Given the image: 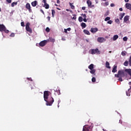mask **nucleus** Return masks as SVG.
I'll return each mask as SVG.
<instances>
[{
    "label": "nucleus",
    "instance_id": "1",
    "mask_svg": "<svg viewBox=\"0 0 131 131\" xmlns=\"http://www.w3.org/2000/svg\"><path fill=\"white\" fill-rule=\"evenodd\" d=\"M44 100L46 102L47 106H52L54 103V98L52 97H49V91H45L43 93Z\"/></svg>",
    "mask_w": 131,
    "mask_h": 131
},
{
    "label": "nucleus",
    "instance_id": "2",
    "mask_svg": "<svg viewBox=\"0 0 131 131\" xmlns=\"http://www.w3.org/2000/svg\"><path fill=\"white\" fill-rule=\"evenodd\" d=\"M127 76V73H126L125 70H120L118 71V73L115 74V77H125Z\"/></svg>",
    "mask_w": 131,
    "mask_h": 131
},
{
    "label": "nucleus",
    "instance_id": "3",
    "mask_svg": "<svg viewBox=\"0 0 131 131\" xmlns=\"http://www.w3.org/2000/svg\"><path fill=\"white\" fill-rule=\"evenodd\" d=\"M89 53V54H91V55H96V54L100 55V54H101V52L100 51V50H99V49L98 48L90 50Z\"/></svg>",
    "mask_w": 131,
    "mask_h": 131
},
{
    "label": "nucleus",
    "instance_id": "4",
    "mask_svg": "<svg viewBox=\"0 0 131 131\" xmlns=\"http://www.w3.org/2000/svg\"><path fill=\"white\" fill-rule=\"evenodd\" d=\"M0 31L1 32H3V31H4L5 33H9V31L7 29V28H6V26L4 25H0Z\"/></svg>",
    "mask_w": 131,
    "mask_h": 131
},
{
    "label": "nucleus",
    "instance_id": "5",
    "mask_svg": "<svg viewBox=\"0 0 131 131\" xmlns=\"http://www.w3.org/2000/svg\"><path fill=\"white\" fill-rule=\"evenodd\" d=\"M29 25H30V23H27L26 25V29L27 31L28 32H30V33H32V29L30 28V27H29Z\"/></svg>",
    "mask_w": 131,
    "mask_h": 131
},
{
    "label": "nucleus",
    "instance_id": "6",
    "mask_svg": "<svg viewBox=\"0 0 131 131\" xmlns=\"http://www.w3.org/2000/svg\"><path fill=\"white\" fill-rule=\"evenodd\" d=\"M26 8L28 10L29 13H31L32 10H31V7L30 6V4L29 3H27L26 5Z\"/></svg>",
    "mask_w": 131,
    "mask_h": 131
},
{
    "label": "nucleus",
    "instance_id": "7",
    "mask_svg": "<svg viewBox=\"0 0 131 131\" xmlns=\"http://www.w3.org/2000/svg\"><path fill=\"white\" fill-rule=\"evenodd\" d=\"M47 42H48V41L46 40H44L42 41H41L39 45L40 46V47H45V46H46V45H47Z\"/></svg>",
    "mask_w": 131,
    "mask_h": 131
},
{
    "label": "nucleus",
    "instance_id": "8",
    "mask_svg": "<svg viewBox=\"0 0 131 131\" xmlns=\"http://www.w3.org/2000/svg\"><path fill=\"white\" fill-rule=\"evenodd\" d=\"M97 41L98 42H104V41H106V39H105L104 37H98L97 38Z\"/></svg>",
    "mask_w": 131,
    "mask_h": 131
},
{
    "label": "nucleus",
    "instance_id": "9",
    "mask_svg": "<svg viewBox=\"0 0 131 131\" xmlns=\"http://www.w3.org/2000/svg\"><path fill=\"white\" fill-rule=\"evenodd\" d=\"M91 130V126L88 125H84L83 127V131H89Z\"/></svg>",
    "mask_w": 131,
    "mask_h": 131
},
{
    "label": "nucleus",
    "instance_id": "10",
    "mask_svg": "<svg viewBox=\"0 0 131 131\" xmlns=\"http://www.w3.org/2000/svg\"><path fill=\"white\" fill-rule=\"evenodd\" d=\"M42 3H43L45 9H49L50 8V5L47 3V0H43Z\"/></svg>",
    "mask_w": 131,
    "mask_h": 131
},
{
    "label": "nucleus",
    "instance_id": "11",
    "mask_svg": "<svg viewBox=\"0 0 131 131\" xmlns=\"http://www.w3.org/2000/svg\"><path fill=\"white\" fill-rule=\"evenodd\" d=\"M125 70L126 73H128L130 75V78L129 79H131V69H126Z\"/></svg>",
    "mask_w": 131,
    "mask_h": 131
},
{
    "label": "nucleus",
    "instance_id": "12",
    "mask_svg": "<svg viewBox=\"0 0 131 131\" xmlns=\"http://www.w3.org/2000/svg\"><path fill=\"white\" fill-rule=\"evenodd\" d=\"M91 32L92 33H95L98 31V28H92L90 30Z\"/></svg>",
    "mask_w": 131,
    "mask_h": 131
},
{
    "label": "nucleus",
    "instance_id": "13",
    "mask_svg": "<svg viewBox=\"0 0 131 131\" xmlns=\"http://www.w3.org/2000/svg\"><path fill=\"white\" fill-rule=\"evenodd\" d=\"M112 72H113V73H115V72H117V66L114 65L113 66Z\"/></svg>",
    "mask_w": 131,
    "mask_h": 131
},
{
    "label": "nucleus",
    "instance_id": "14",
    "mask_svg": "<svg viewBox=\"0 0 131 131\" xmlns=\"http://www.w3.org/2000/svg\"><path fill=\"white\" fill-rule=\"evenodd\" d=\"M125 6H126V9H127L128 10H131V4H130L126 3Z\"/></svg>",
    "mask_w": 131,
    "mask_h": 131
},
{
    "label": "nucleus",
    "instance_id": "15",
    "mask_svg": "<svg viewBox=\"0 0 131 131\" xmlns=\"http://www.w3.org/2000/svg\"><path fill=\"white\" fill-rule=\"evenodd\" d=\"M129 20V16L126 15L124 17V22H127Z\"/></svg>",
    "mask_w": 131,
    "mask_h": 131
},
{
    "label": "nucleus",
    "instance_id": "16",
    "mask_svg": "<svg viewBox=\"0 0 131 131\" xmlns=\"http://www.w3.org/2000/svg\"><path fill=\"white\" fill-rule=\"evenodd\" d=\"M110 66V63H109V62L106 61V62H105V67L106 68H107L108 69H110L111 68V67Z\"/></svg>",
    "mask_w": 131,
    "mask_h": 131
},
{
    "label": "nucleus",
    "instance_id": "17",
    "mask_svg": "<svg viewBox=\"0 0 131 131\" xmlns=\"http://www.w3.org/2000/svg\"><path fill=\"white\" fill-rule=\"evenodd\" d=\"M31 5L32 7H36V5H37V1H35L31 3Z\"/></svg>",
    "mask_w": 131,
    "mask_h": 131
},
{
    "label": "nucleus",
    "instance_id": "18",
    "mask_svg": "<svg viewBox=\"0 0 131 131\" xmlns=\"http://www.w3.org/2000/svg\"><path fill=\"white\" fill-rule=\"evenodd\" d=\"M95 73H96V70L95 69L91 70L90 73H91V74H93L94 76L96 75Z\"/></svg>",
    "mask_w": 131,
    "mask_h": 131
},
{
    "label": "nucleus",
    "instance_id": "19",
    "mask_svg": "<svg viewBox=\"0 0 131 131\" xmlns=\"http://www.w3.org/2000/svg\"><path fill=\"white\" fill-rule=\"evenodd\" d=\"M83 32L85 34H87V35H91V33L88 30H84Z\"/></svg>",
    "mask_w": 131,
    "mask_h": 131
},
{
    "label": "nucleus",
    "instance_id": "20",
    "mask_svg": "<svg viewBox=\"0 0 131 131\" xmlns=\"http://www.w3.org/2000/svg\"><path fill=\"white\" fill-rule=\"evenodd\" d=\"M124 15H125V13H120V14H119V16H120V20H122V18H123V17H124Z\"/></svg>",
    "mask_w": 131,
    "mask_h": 131
},
{
    "label": "nucleus",
    "instance_id": "21",
    "mask_svg": "<svg viewBox=\"0 0 131 131\" xmlns=\"http://www.w3.org/2000/svg\"><path fill=\"white\" fill-rule=\"evenodd\" d=\"M118 38V35H115L113 37V39L114 41H115V40H116Z\"/></svg>",
    "mask_w": 131,
    "mask_h": 131
},
{
    "label": "nucleus",
    "instance_id": "22",
    "mask_svg": "<svg viewBox=\"0 0 131 131\" xmlns=\"http://www.w3.org/2000/svg\"><path fill=\"white\" fill-rule=\"evenodd\" d=\"M81 26L82 28V29H83V28H85L86 27V24L84 23H82L81 24Z\"/></svg>",
    "mask_w": 131,
    "mask_h": 131
},
{
    "label": "nucleus",
    "instance_id": "23",
    "mask_svg": "<svg viewBox=\"0 0 131 131\" xmlns=\"http://www.w3.org/2000/svg\"><path fill=\"white\" fill-rule=\"evenodd\" d=\"M87 5H88L89 8H90V6L92 5V1H91L90 0H88L87 1Z\"/></svg>",
    "mask_w": 131,
    "mask_h": 131
},
{
    "label": "nucleus",
    "instance_id": "24",
    "mask_svg": "<svg viewBox=\"0 0 131 131\" xmlns=\"http://www.w3.org/2000/svg\"><path fill=\"white\" fill-rule=\"evenodd\" d=\"M88 68H89V69L90 70H92L93 69H94V64L92 63L91 64Z\"/></svg>",
    "mask_w": 131,
    "mask_h": 131
},
{
    "label": "nucleus",
    "instance_id": "25",
    "mask_svg": "<svg viewBox=\"0 0 131 131\" xmlns=\"http://www.w3.org/2000/svg\"><path fill=\"white\" fill-rule=\"evenodd\" d=\"M51 11H52V17L54 18V17H55V14H56V11L54 9H52Z\"/></svg>",
    "mask_w": 131,
    "mask_h": 131
},
{
    "label": "nucleus",
    "instance_id": "26",
    "mask_svg": "<svg viewBox=\"0 0 131 131\" xmlns=\"http://www.w3.org/2000/svg\"><path fill=\"white\" fill-rule=\"evenodd\" d=\"M94 75H92V82H96V78L95 77H94Z\"/></svg>",
    "mask_w": 131,
    "mask_h": 131
},
{
    "label": "nucleus",
    "instance_id": "27",
    "mask_svg": "<svg viewBox=\"0 0 131 131\" xmlns=\"http://www.w3.org/2000/svg\"><path fill=\"white\" fill-rule=\"evenodd\" d=\"M49 40L51 42H55V39L53 38L52 37H49Z\"/></svg>",
    "mask_w": 131,
    "mask_h": 131
},
{
    "label": "nucleus",
    "instance_id": "28",
    "mask_svg": "<svg viewBox=\"0 0 131 131\" xmlns=\"http://www.w3.org/2000/svg\"><path fill=\"white\" fill-rule=\"evenodd\" d=\"M115 22L117 23V24H120V20H119V19L117 18L115 19Z\"/></svg>",
    "mask_w": 131,
    "mask_h": 131
},
{
    "label": "nucleus",
    "instance_id": "29",
    "mask_svg": "<svg viewBox=\"0 0 131 131\" xmlns=\"http://www.w3.org/2000/svg\"><path fill=\"white\" fill-rule=\"evenodd\" d=\"M69 5H70V7H71V8L72 10H74L75 7L74 5H72V3H69Z\"/></svg>",
    "mask_w": 131,
    "mask_h": 131
},
{
    "label": "nucleus",
    "instance_id": "30",
    "mask_svg": "<svg viewBox=\"0 0 131 131\" xmlns=\"http://www.w3.org/2000/svg\"><path fill=\"white\" fill-rule=\"evenodd\" d=\"M130 90V89H129L127 91H126V95L128 97H129L130 96V94H129V90Z\"/></svg>",
    "mask_w": 131,
    "mask_h": 131
},
{
    "label": "nucleus",
    "instance_id": "31",
    "mask_svg": "<svg viewBox=\"0 0 131 131\" xmlns=\"http://www.w3.org/2000/svg\"><path fill=\"white\" fill-rule=\"evenodd\" d=\"M17 2H13L11 4V7H14L15 6H17Z\"/></svg>",
    "mask_w": 131,
    "mask_h": 131
},
{
    "label": "nucleus",
    "instance_id": "32",
    "mask_svg": "<svg viewBox=\"0 0 131 131\" xmlns=\"http://www.w3.org/2000/svg\"><path fill=\"white\" fill-rule=\"evenodd\" d=\"M121 55L122 56H123V57H124V56H126V52L125 51H122L121 52Z\"/></svg>",
    "mask_w": 131,
    "mask_h": 131
},
{
    "label": "nucleus",
    "instance_id": "33",
    "mask_svg": "<svg viewBox=\"0 0 131 131\" xmlns=\"http://www.w3.org/2000/svg\"><path fill=\"white\" fill-rule=\"evenodd\" d=\"M124 66H128V61L127 60L125 61L124 62Z\"/></svg>",
    "mask_w": 131,
    "mask_h": 131
},
{
    "label": "nucleus",
    "instance_id": "34",
    "mask_svg": "<svg viewBox=\"0 0 131 131\" xmlns=\"http://www.w3.org/2000/svg\"><path fill=\"white\" fill-rule=\"evenodd\" d=\"M78 21H79V22H82V21H83L82 17H81V16L79 17Z\"/></svg>",
    "mask_w": 131,
    "mask_h": 131
},
{
    "label": "nucleus",
    "instance_id": "35",
    "mask_svg": "<svg viewBox=\"0 0 131 131\" xmlns=\"http://www.w3.org/2000/svg\"><path fill=\"white\" fill-rule=\"evenodd\" d=\"M123 40H124V41H127V37L125 36L123 38Z\"/></svg>",
    "mask_w": 131,
    "mask_h": 131
},
{
    "label": "nucleus",
    "instance_id": "36",
    "mask_svg": "<svg viewBox=\"0 0 131 131\" xmlns=\"http://www.w3.org/2000/svg\"><path fill=\"white\" fill-rule=\"evenodd\" d=\"M109 20H110V17H106L104 19V21H109Z\"/></svg>",
    "mask_w": 131,
    "mask_h": 131
},
{
    "label": "nucleus",
    "instance_id": "37",
    "mask_svg": "<svg viewBox=\"0 0 131 131\" xmlns=\"http://www.w3.org/2000/svg\"><path fill=\"white\" fill-rule=\"evenodd\" d=\"M122 77H117V78H119V79H118V80H119V81H123V80H122Z\"/></svg>",
    "mask_w": 131,
    "mask_h": 131
},
{
    "label": "nucleus",
    "instance_id": "38",
    "mask_svg": "<svg viewBox=\"0 0 131 131\" xmlns=\"http://www.w3.org/2000/svg\"><path fill=\"white\" fill-rule=\"evenodd\" d=\"M81 16H83V18H84V19L86 18V14H82Z\"/></svg>",
    "mask_w": 131,
    "mask_h": 131
},
{
    "label": "nucleus",
    "instance_id": "39",
    "mask_svg": "<svg viewBox=\"0 0 131 131\" xmlns=\"http://www.w3.org/2000/svg\"><path fill=\"white\" fill-rule=\"evenodd\" d=\"M89 8H90L91 9H95V5L91 4Z\"/></svg>",
    "mask_w": 131,
    "mask_h": 131
},
{
    "label": "nucleus",
    "instance_id": "40",
    "mask_svg": "<svg viewBox=\"0 0 131 131\" xmlns=\"http://www.w3.org/2000/svg\"><path fill=\"white\" fill-rule=\"evenodd\" d=\"M10 36L11 37H14L15 36V33H12L10 34Z\"/></svg>",
    "mask_w": 131,
    "mask_h": 131
},
{
    "label": "nucleus",
    "instance_id": "41",
    "mask_svg": "<svg viewBox=\"0 0 131 131\" xmlns=\"http://www.w3.org/2000/svg\"><path fill=\"white\" fill-rule=\"evenodd\" d=\"M108 24H112L113 23V21L112 20H110L109 21H107Z\"/></svg>",
    "mask_w": 131,
    "mask_h": 131
},
{
    "label": "nucleus",
    "instance_id": "42",
    "mask_svg": "<svg viewBox=\"0 0 131 131\" xmlns=\"http://www.w3.org/2000/svg\"><path fill=\"white\" fill-rule=\"evenodd\" d=\"M104 5H104V7H106V6H109V3H108V2H105V3H104Z\"/></svg>",
    "mask_w": 131,
    "mask_h": 131
},
{
    "label": "nucleus",
    "instance_id": "43",
    "mask_svg": "<svg viewBox=\"0 0 131 131\" xmlns=\"http://www.w3.org/2000/svg\"><path fill=\"white\" fill-rule=\"evenodd\" d=\"M46 31L47 32H50V28L49 27H47L46 29Z\"/></svg>",
    "mask_w": 131,
    "mask_h": 131
},
{
    "label": "nucleus",
    "instance_id": "44",
    "mask_svg": "<svg viewBox=\"0 0 131 131\" xmlns=\"http://www.w3.org/2000/svg\"><path fill=\"white\" fill-rule=\"evenodd\" d=\"M58 104L57 105V107H58V108H59V107H60V106L59 105V104H60V103H61V100L59 99L58 101Z\"/></svg>",
    "mask_w": 131,
    "mask_h": 131
},
{
    "label": "nucleus",
    "instance_id": "45",
    "mask_svg": "<svg viewBox=\"0 0 131 131\" xmlns=\"http://www.w3.org/2000/svg\"><path fill=\"white\" fill-rule=\"evenodd\" d=\"M21 26H22V27H24V26H25V25L24 24V21L21 23Z\"/></svg>",
    "mask_w": 131,
    "mask_h": 131
},
{
    "label": "nucleus",
    "instance_id": "46",
    "mask_svg": "<svg viewBox=\"0 0 131 131\" xmlns=\"http://www.w3.org/2000/svg\"><path fill=\"white\" fill-rule=\"evenodd\" d=\"M73 20H76V15H74V17L72 18Z\"/></svg>",
    "mask_w": 131,
    "mask_h": 131
},
{
    "label": "nucleus",
    "instance_id": "47",
    "mask_svg": "<svg viewBox=\"0 0 131 131\" xmlns=\"http://www.w3.org/2000/svg\"><path fill=\"white\" fill-rule=\"evenodd\" d=\"M6 2L9 4H11L12 3V0H6Z\"/></svg>",
    "mask_w": 131,
    "mask_h": 131
},
{
    "label": "nucleus",
    "instance_id": "48",
    "mask_svg": "<svg viewBox=\"0 0 131 131\" xmlns=\"http://www.w3.org/2000/svg\"><path fill=\"white\" fill-rule=\"evenodd\" d=\"M40 12H41V13H42V14L45 15V12H43V10H42V9H40Z\"/></svg>",
    "mask_w": 131,
    "mask_h": 131
},
{
    "label": "nucleus",
    "instance_id": "49",
    "mask_svg": "<svg viewBox=\"0 0 131 131\" xmlns=\"http://www.w3.org/2000/svg\"><path fill=\"white\" fill-rule=\"evenodd\" d=\"M83 21L84 22H88V20L86 19V18H83Z\"/></svg>",
    "mask_w": 131,
    "mask_h": 131
},
{
    "label": "nucleus",
    "instance_id": "50",
    "mask_svg": "<svg viewBox=\"0 0 131 131\" xmlns=\"http://www.w3.org/2000/svg\"><path fill=\"white\" fill-rule=\"evenodd\" d=\"M111 7H115V5L114 4H113V3H112L111 4Z\"/></svg>",
    "mask_w": 131,
    "mask_h": 131
},
{
    "label": "nucleus",
    "instance_id": "51",
    "mask_svg": "<svg viewBox=\"0 0 131 131\" xmlns=\"http://www.w3.org/2000/svg\"><path fill=\"white\" fill-rule=\"evenodd\" d=\"M28 80H30L31 81H32V79L31 78H27Z\"/></svg>",
    "mask_w": 131,
    "mask_h": 131
},
{
    "label": "nucleus",
    "instance_id": "52",
    "mask_svg": "<svg viewBox=\"0 0 131 131\" xmlns=\"http://www.w3.org/2000/svg\"><path fill=\"white\" fill-rule=\"evenodd\" d=\"M109 14V12L107 11L106 13L105 14V16H108V14Z\"/></svg>",
    "mask_w": 131,
    "mask_h": 131
},
{
    "label": "nucleus",
    "instance_id": "53",
    "mask_svg": "<svg viewBox=\"0 0 131 131\" xmlns=\"http://www.w3.org/2000/svg\"><path fill=\"white\" fill-rule=\"evenodd\" d=\"M86 42H90V39H85Z\"/></svg>",
    "mask_w": 131,
    "mask_h": 131
},
{
    "label": "nucleus",
    "instance_id": "54",
    "mask_svg": "<svg viewBox=\"0 0 131 131\" xmlns=\"http://www.w3.org/2000/svg\"><path fill=\"white\" fill-rule=\"evenodd\" d=\"M66 11H67V12H72L71 10H70V9H66Z\"/></svg>",
    "mask_w": 131,
    "mask_h": 131
},
{
    "label": "nucleus",
    "instance_id": "55",
    "mask_svg": "<svg viewBox=\"0 0 131 131\" xmlns=\"http://www.w3.org/2000/svg\"><path fill=\"white\" fill-rule=\"evenodd\" d=\"M68 31H70V30H71V28H68V29H67Z\"/></svg>",
    "mask_w": 131,
    "mask_h": 131
},
{
    "label": "nucleus",
    "instance_id": "56",
    "mask_svg": "<svg viewBox=\"0 0 131 131\" xmlns=\"http://www.w3.org/2000/svg\"><path fill=\"white\" fill-rule=\"evenodd\" d=\"M47 19H48V21H50V20H51V17L48 16Z\"/></svg>",
    "mask_w": 131,
    "mask_h": 131
},
{
    "label": "nucleus",
    "instance_id": "57",
    "mask_svg": "<svg viewBox=\"0 0 131 131\" xmlns=\"http://www.w3.org/2000/svg\"><path fill=\"white\" fill-rule=\"evenodd\" d=\"M119 11H120L121 12H122V11H123V9H122V8H119Z\"/></svg>",
    "mask_w": 131,
    "mask_h": 131
},
{
    "label": "nucleus",
    "instance_id": "58",
    "mask_svg": "<svg viewBox=\"0 0 131 131\" xmlns=\"http://www.w3.org/2000/svg\"><path fill=\"white\" fill-rule=\"evenodd\" d=\"M82 10H85V7H82Z\"/></svg>",
    "mask_w": 131,
    "mask_h": 131
},
{
    "label": "nucleus",
    "instance_id": "59",
    "mask_svg": "<svg viewBox=\"0 0 131 131\" xmlns=\"http://www.w3.org/2000/svg\"><path fill=\"white\" fill-rule=\"evenodd\" d=\"M57 4H60V0H57Z\"/></svg>",
    "mask_w": 131,
    "mask_h": 131
},
{
    "label": "nucleus",
    "instance_id": "60",
    "mask_svg": "<svg viewBox=\"0 0 131 131\" xmlns=\"http://www.w3.org/2000/svg\"><path fill=\"white\" fill-rule=\"evenodd\" d=\"M129 0H124L125 3H128Z\"/></svg>",
    "mask_w": 131,
    "mask_h": 131
},
{
    "label": "nucleus",
    "instance_id": "61",
    "mask_svg": "<svg viewBox=\"0 0 131 131\" xmlns=\"http://www.w3.org/2000/svg\"><path fill=\"white\" fill-rule=\"evenodd\" d=\"M67 30L66 29H64V32L65 33H67Z\"/></svg>",
    "mask_w": 131,
    "mask_h": 131
},
{
    "label": "nucleus",
    "instance_id": "62",
    "mask_svg": "<svg viewBox=\"0 0 131 131\" xmlns=\"http://www.w3.org/2000/svg\"><path fill=\"white\" fill-rule=\"evenodd\" d=\"M57 93H59L58 95H60V90H58L57 91Z\"/></svg>",
    "mask_w": 131,
    "mask_h": 131
},
{
    "label": "nucleus",
    "instance_id": "63",
    "mask_svg": "<svg viewBox=\"0 0 131 131\" xmlns=\"http://www.w3.org/2000/svg\"><path fill=\"white\" fill-rule=\"evenodd\" d=\"M119 123H122V121L121 120H119Z\"/></svg>",
    "mask_w": 131,
    "mask_h": 131
},
{
    "label": "nucleus",
    "instance_id": "64",
    "mask_svg": "<svg viewBox=\"0 0 131 131\" xmlns=\"http://www.w3.org/2000/svg\"><path fill=\"white\" fill-rule=\"evenodd\" d=\"M10 16H12V15H13V12H10Z\"/></svg>",
    "mask_w": 131,
    "mask_h": 131
}]
</instances>
